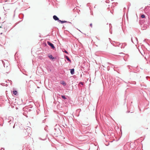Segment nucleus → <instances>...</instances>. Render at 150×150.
Masks as SVG:
<instances>
[{"label":"nucleus","mask_w":150,"mask_h":150,"mask_svg":"<svg viewBox=\"0 0 150 150\" xmlns=\"http://www.w3.org/2000/svg\"><path fill=\"white\" fill-rule=\"evenodd\" d=\"M47 43L52 48L54 49L55 48V47L54 46V45H53V44L51 43L50 42H49V41L47 42Z\"/></svg>","instance_id":"nucleus-1"},{"label":"nucleus","mask_w":150,"mask_h":150,"mask_svg":"<svg viewBox=\"0 0 150 150\" xmlns=\"http://www.w3.org/2000/svg\"><path fill=\"white\" fill-rule=\"evenodd\" d=\"M53 19L55 21L59 20L58 18L55 15H54L53 16Z\"/></svg>","instance_id":"nucleus-2"},{"label":"nucleus","mask_w":150,"mask_h":150,"mask_svg":"<svg viewBox=\"0 0 150 150\" xmlns=\"http://www.w3.org/2000/svg\"><path fill=\"white\" fill-rule=\"evenodd\" d=\"M74 69H71V73L72 74H74Z\"/></svg>","instance_id":"nucleus-3"},{"label":"nucleus","mask_w":150,"mask_h":150,"mask_svg":"<svg viewBox=\"0 0 150 150\" xmlns=\"http://www.w3.org/2000/svg\"><path fill=\"white\" fill-rule=\"evenodd\" d=\"M65 57H66V58L70 62H71V60L70 59H69V57L67 56H65Z\"/></svg>","instance_id":"nucleus-4"},{"label":"nucleus","mask_w":150,"mask_h":150,"mask_svg":"<svg viewBox=\"0 0 150 150\" xmlns=\"http://www.w3.org/2000/svg\"><path fill=\"white\" fill-rule=\"evenodd\" d=\"M59 22H60L61 23H66L67 22L66 21H61V20H59Z\"/></svg>","instance_id":"nucleus-5"},{"label":"nucleus","mask_w":150,"mask_h":150,"mask_svg":"<svg viewBox=\"0 0 150 150\" xmlns=\"http://www.w3.org/2000/svg\"><path fill=\"white\" fill-rule=\"evenodd\" d=\"M13 93L15 95H16L17 93V91H13Z\"/></svg>","instance_id":"nucleus-6"},{"label":"nucleus","mask_w":150,"mask_h":150,"mask_svg":"<svg viewBox=\"0 0 150 150\" xmlns=\"http://www.w3.org/2000/svg\"><path fill=\"white\" fill-rule=\"evenodd\" d=\"M49 57L50 58V59H53L54 58L52 55L49 56Z\"/></svg>","instance_id":"nucleus-7"},{"label":"nucleus","mask_w":150,"mask_h":150,"mask_svg":"<svg viewBox=\"0 0 150 150\" xmlns=\"http://www.w3.org/2000/svg\"><path fill=\"white\" fill-rule=\"evenodd\" d=\"M62 84L64 86H65L66 85V83L64 81H62Z\"/></svg>","instance_id":"nucleus-8"},{"label":"nucleus","mask_w":150,"mask_h":150,"mask_svg":"<svg viewBox=\"0 0 150 150\" xmlns=\"http://www.w3.org/2000/svg\"><path fill=\"white\" fill-rule=\"evenodd\" d=\"M141 17L142 18H145V15L143 14V15H142L141 16Z\"/></svg>","instance_id":"nucleus-9"},{"label":"nucleus","mask_w":150,"mask_h":150,"mask_svg":"<svg viewBox=\"0 0 150 150\" xmlns=\"http://www.w3.org/2000/svg\"><path fill=\"white\" fill-rule=\"evenodd\" d=\"M61 97H62V98L64 99H66V98L64 96L62 95L61 96Z\"/></svg>","instance_id":"nucleus-10"},{"label":"nucleus","mask_w":150,"mask_h":150,"mask_svg":"<svg viewBox=\"0 0 150 150\" xmlns=\"http://www.w3.org/2000/svg\"><path fill=\"white\" fill-rule=\"evenodd\" d=\"M90 26L91 27H92V23H91L90 24Z\"/></svg>","instance_id":"nucleus-11"},{"label":"nucleus","mask_w":150,"mask_h":150,"mask_svg":"<svg viewBox=\"0 0 150 150\" xmlns=\"http://www.w3.org/2000/svg\"><path fill=\"white\" fill-rule=\"evenodd\" d=\"M64 52H65L66 53H67V54L68 53V52H67V51H65Z\"/></svg>","instance_id":"nucleus-12"},{"label":"nucleus","mask_w":150,"mask_h":150,"mask_svg":"<svg viewBox=\"0 0 150 150\" xmlns=\"http://www.w3.org/2000/svg\"><path fill=\"white\" fill-rule=\"evenodd\" d=\"M81 83V84L82 85H83V83Z\"/></svg>","instance_id":"nucleus-13"}]
</instances>
